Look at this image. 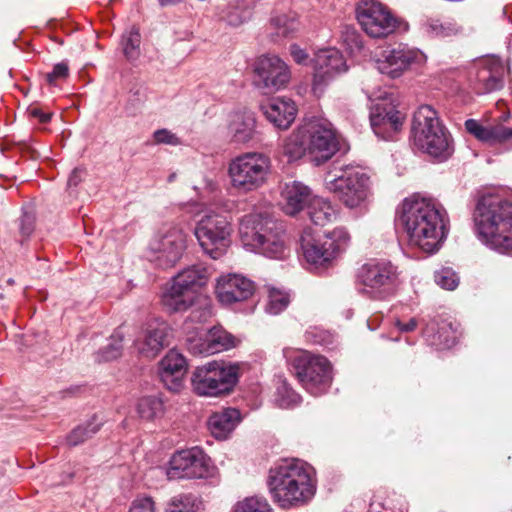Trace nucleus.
Returning a JSON list of instances; mask_svg holds the SVG:
<instances>
[{
  "label": "nucleus",
  "instance_id": "obj_1",
  "mask_svg": "<svg viewBox=\"0 0 512 512\" xmlns=\"http://www.w3.org/2000/svg\"><path fill=\"white\" fill-rule=\"evenodd\" d=\"M398 222L409 245L429 254L442 247L450 229L445 208L435 199L420 196H412L402 202Z\"/></svg>",
  "mask_w": 512,
  "mask_h": 512
},
{
  "label": "nucleus",
  "instance_id": "obj_2",
  "mask_svg": "<svg viewBox=\"0 0 512 512\" xmlns=\"http://www.w3.org/2000/svg\"><path fill=\"white\" fill-rule=\"evenodd\" d=\"M267 484L274 502L279 507H302L316 494V471L303 460L281 459L269 469Z\"/></svg>",
  "mask_w": 512,
  "mask_h": 512
},
{
  "label": "nucleus",
  "instance_id": "obj_3",
  "mask_svg": "<svg viewBox=\"0 0 512 512\" xmlns=\"http://www.w3.org/2000/svg\"><path fill=\"white\" fill-rule=\"evenodd\" d=\"M474 232L486 247L498 253L512 251V203L497 193L482 194L473 213Z\"/></svg>",
  "mask_w": 512,
  "mask_h": 512
},
{
  "label": "nucleus",
  "instance_id": "obj_4",
  "mask_svg": "<svg viewBox=\"0 0 512 512\" xmlns=\"http://www.w3.org/2000/svg\"><path fill=\"white\" fill-rule=\"evenodd\" d=\"M411 136L419 150L441 161L453 153L451 135L429 105L420 106L414 112Z\"/></svg>",
  "mask_w": 512,
  "mask_h": 512
},
{
  "label": "nucleus",
  "instance_id": "obj_5",
  "mask_svg": "<svg viewBox=\"0 0 512 512\" xmlns=\"http://www.w3.org/2000/svg\"><path fill=\"white\" fill-rule=\"evenodd\" d=\"M274 229L276 224L260 214L245 215L239 224V234L245 247L268 258L281 259L285 256L286 247L283 236Z\"/></svg>",
  "mask_w": 512,
  "mask_h": 512
},
{
  "label": "nucleus",
  "instance_id": "obj_6",
  "mask_svg": "<svg viewBox=\"0 0 512 512\" xmlns=\"http://www.w3.org/2000/svg\"><path fill=\"white\" fill-rule=\"evenodd\" d=\"M283 355L292 366L302 386L311 394H322L331 385V364L323 356L308 351L283 349Z\"/></svg>",
  "mask_w": 512,
  "mask_h": 512
},
{
  "label": "nucleus",
  "instance_id": "obj_7",
  "mask_svg": "<svg viewBox=\"0 0 512 512\" xmlns=\"http://www.w3.org/2000/svg\"><path fill=\"white\" fill-rule=\"evenodd\" d=\"M237 364L212 361L197 367L191 377L193 391L199 396L217 397L230 393L237 384Z\"/></svg>",
  "mask_w": 512,
  "mask_h": 512
},
{
  "label": "nucleus",
  "instance_id": "obj_8",
  "mask_svg": "<svg viewBox=\"0 0 512 512\" xmlns=\"http://www.w3.org/2000/svg\"><path fill=\"white\" fill-rule=\"evenodd\" d=\"M270 158L259 152H246L231 160L228 175L231 186L238 192L248 193L260 188L268 178Z\"/></svg>",
  "mask_w": 512,
  "mask_h": 512
},
{
  "label": "nucleus",
  "instance_id": "obj_9",
  "mask_svg": "<svg viewBox=\"0 0 512 512\" xmlns=\"http://www.w3.org/2000/svg\"><path fill=\"white\" fill-rule=\"evenodd\" d=\"M350 235L344 227H336L315 236L310 229L301 235V249L305 260L314 265H324L335 259L348 246Z\"/></svg>",
  "mask_w": 512,
  "mask_h": 512
},
{
  "label": "nucleus",
  "instance_id": "obj_10",
  "mask_svg": "<svg viewBox=\"0 0 512 512\" xmlns=\"http://www.w3.org/2000/svg\"><path fill=\"white\" fill-rule=\"evenodd\" d=\"M398 279L397 268L389 261H370L357 274L359 292L373 300L393 294Z\"/></svg>",
  "mask_w": 512,
  "mask_h": 512
},
{
  "label": "nucleus",
  "instance_id": "obj_11",
  "mask_svg": "<svg viewBox=\"0 0 512 512\" xmlns=\"http://www.w3.org/2000/svg\"><path fill=\"white\" fill-rule=\"evenodd\" d=\"M186 238V232L178 225L162 227L148 244V260L162 269L173 267L186 249Z\"/></svg>",
  "mask_w": 512,
  "mask_h": 512
},
{
  "label": "nucleus",
  "instance_id": "obj_12",
  "mask_svg": "<svg viewBox=\"0 0 512 512\" xmlns=\"http://www.w3.org/2000/svg\"><path fill=\"white\" fill-rule=\"evenodd\" d=\"M370 177L356 167H350L334 179H326V188L350 209L364 208L369 200Z\"/></svg>",
  "mask_w": 512,
  "mask_h": 512
},
{
  "label": "nucleus",
  "instance_id": "obj_13",
  "mask_svg": "<svg viewBox=\"0 0 512 512\" xmlns=\"http://www.w3.org/2000/svg\"><path fill=\"white\" fill-rule=\"evenodd\" d=\"M231 224L225 215L212 210L207 211L197 222L195 236L211 258L218 259L230 243Z\"/></svg>",
  "mask_w": 512,
  "mask_h": 512
},
{
  "label": "nucleus",
  "instance_id": "obj_14",
  "mask_svg": "<svg viewBox=\"0 0 512 512\" xmlns=\"http://www.w3.org/2000/svg\"><path fill=\"white\" fill-rule=\"evenodd\" d=\"M309 155L316 165L331 159L338 151H347L345 141L336 134L332 124L324 119L305 121Z\"/></svg>",
  "mask_w": 512,
  "mask_h": 512
},
{
  "label": "nucleus",
  "instance_id": "obj_15",
  "mask_svg": "<svg viewBox=\"0 0 512 512\" xmlns=\"http://www.w3.org/2000/svg\"><path fill=\"white\" fill-rule=\"evenodd\" d=\"M356 16L362 29L373 38L387 37L401 25V21L377 0H361Z\"/></svg>",
  "mask_w": 512,
  "mask_h": 512
},
{
  "label": "nucleus",
  "instance_id": "obj_16",
  "mask_svg": "<svg viewBox=\"0 0 512 512\" xmlns=\"http://www.w3.org/2000/svg\"><path fill=\"white\" fill-rule=\"evenodd\" d=\"M215 466L211 459L198 447L176 452L170 459L167 476L169 479H207L214 477Z\"/></svg>",
  "mask_w": 512,
  "mask_h": 512
},
{
  "label": "nucleus",
  "instance_id": "obj_17",
  "mask_svg": "<svg viewBox=\"0 0 512 512\" xmlns=\"http://www.w3.org/2000/svg\"><path fill=\"white\" fill-rule=\"evenodd\" d=\"M426 62V55L416 48L398 45L382 51L376 61V68L381 74L391 78L400 77L406 70Z\"/></svg>",
  "mask_w": 512,
  "mask_h": 512
},
{
  "label": "nucleus",
  "instance_id": "obj_18",
  "mask_svg": "<svg viewBox=\"0 0 512 512\" xmlns=\"http://www.w3.org/2000/svg\"><path fill=\"white\" fill-rule=\"evenodd\" d=\"M255 85L264 94L284 88L291 74L287 64L276 55H264L255 65Z\"/></svg>",
  "mask_w": 512,
  "mask_h": 512
},
{
  "label": "nucleus",
  "instance_id": "obj_19",
  "mask_svg": "<svg viewBox=\"0 0 512 512\" xmlns=\"http://www.w3.org/2000/svg\"><path fill=\"white\" fill-rule=\"evenodd\" d=\"M312 61L314 64V91L348 70L346 60L335 48L319 50Z\"/></svg>",
  "mask_w": 512,
  "mask_h": 512
},
{
  "label": "nucleus",
  "instance_id": "obj_20",
  "mask_svg": "<svg viewBox=\"0 0 512 512\" xmlns=\"http://www.w3.org/2000/svg\"><path fill=\"white\" fill-rule=\"evenodd\" d=\"M254 291V283L237 273L221 275L215 286L216 297L224 305L245 301L253 295Z\"/></svg>",
  "mask_w": 512,
  "mask_h": 512
},
{
  "label": "nucleus",
  "instance_id": "obj_21",
  "mask_svg": "<svg viewBox=\"0 0 512 512\" xmlns=\"http://www.w3.org/2000/svg\"><path fill=\"white\" fill-rule=\"evenodd\" d=\"M404 116L391 105L377 104L370 113L371 127L381 139L390 140L402 127Z\"/></svg>",
  "mask_w": 512,
  "mask_h": 512
},
{
  "label": "nucleus",
  "instance_id": "obj_22",
  "mask_svg": "<svg viewBox=\"0 0 512 512\" xmlns=\"http://www.w3.org/2000/svg\"><path fill=\"white\" fill-rule=\"evenodd\" d=\"M188 349L194 355H212L236 345L235 338L225 330L220 328L210 329L204 337H198L188 340Z\"/></svg>",
  "mask_w": 512,
  "mask_h": 512
},
{
  "label": "nucleus",
  "instance_id": "obj_23",
  "mask_svg": "<svg viewBox=\"0 0 512 512\" xmlns=\"http://www.w3.org/2000/svg\"><path fill=\"white\" fill-rule=\"evenodd\" d=\"M170 328L164 322L150 324L135 340L138 352L146 358L156 357L160 351L169 345Z\"/></svg>",
  "mask_w": 512,
  "mask_h": 512
},
{
  "label": "nucleus",
  "instance_id": "obj_24",
  "mask_svg": "<svg viewBox=\"0 0 512 512\" xmlns=\"http://www.w3.org/2000/svg\"><path fill=\"white\" fill-rule=\"evenodd\" d=\"M261 111L266 119L276 128L285 130L295 120L297 108L291 99L275 97L262 103Z\"/></svg>",
  "mask_w": 512,
  "mask_h": 512
},
{
  "label": "nucleus",
  "instance_id": "obj_25",
  "mask_svg": "<svg viewBox=\"0 0 512 512\" xmlns=\"http://www.w3.org/2000/svg\"><path fill=\"white\" fill-rule=\"evenodd\" d=\"M186 370V359L175 349L170 350L160 362V378L171 391L180 390Z\"/></svg>",
  "mask_w": 512,
  "mask_h": 512
},
{
  "label": "nucleus",
  "instance_id": "obj_26",
  "mask_svg": "<svg viewBox=\"0 0 512 512\" xmlns=\"http://www.w3.org/2000/svg\"><path fill=\"white\" fill-rule=\"evenodd\" d=\"M477 66L479 93L486 94L502 88L504 67L499 58L493 56L482 59Z\"/></svg>",
  "mask_w": 512,
  "mask_h": 512
},
{
  "label": "nucleus",
  "instance_id": "obj_27",
  "mask_svg": "<svg viewBox=\"0 0 512 512\" xmlns=\"http://www.w3.org/2000/svg\"><path fill=\"white\" fill-rule=\"evenodd\" d=\"M256 133V118L248 110L236 111L230 115L228 134L231 142L245 144L254 138Z\"/></svg>",
  "mask_w": 512,
  "mask_h": 512
},
{
  "label": "nucleus",
  "instance_id": "obj_28",
  "mask_svg": "<svg viewBox=\"0 0 512 512\" xmlns=\"http://www.w3.org/2000/svg\"><path fill=\"white\" fill-rule=\"evenodd\" d=\"M312 198L306 185L296 181L286 183L282 190L283 210L287 215L293 216L307 207Z\"/></svg>",
  "mask_w": 512,
  "mask_h": 512
},
{
  "label": "nucleus",
  "instance_id": "obj_29",
  "mask_svg": "<svg viewBox=\"0 0 512 512\" xmlns=\"http://www.w3.org/2000/svg\"><path fill=\"white\" fill-rule=\"evenodd\" d=\"M199 295L200 294H193L192 292L184 290L171 280L162 293L161 302L170 312H183L193 306Z\"/></svg>",
  "mask_w": 512,
  "mask_h": 512
},
{
  "label": "nucleus",
  "instance_id": "obj_30",
  "mask_svg": "<svg viewBox=\"0 0 512 512\" xmlns=\"http://www.w3.org/2000/svg\"><path fill=\"white\" fill-rule=\"evenodd\" d=\"M465 128L468 133L485 143H500L512 138V128L503 125L485 126L475 119L466 120Z\"/></svg>",
  "mask_w": 512,
  "mask_h": 512
},
{
  "label": "nucleus",
  "instance_id": "obj_31",
  "mask_svg": "<svg viewBox=\"0 0 512 512\" xmlns=\"http://www.w3.org/2000/svg\"><path fill=\"white\" fill-rule=\"evenodd\" d=\"M240 412L235 408H226L214 412L208 420L212 435L217 439H225L240 422Z\"/></svg>",
  "mask_w": 512,
  "mask_h": 512
},
{
  "label": "nucleus",
  "instance_id": "obj_32",
  "mask_svg": "<svg viewBox=\"0 0 512 512\" xmlns=\"http://www.w3.org/2000/svg\"><path fill=\"white\" fill-rule=\"evenodd\" d=\"M208 278L209 274L204 266L193 265L181 270L172 280L184 290L200 294L199 290L206 285Z\"/></svg>",
  "mask_w": 512,
  "mask_h": 512
},
{
  "label": "nucleus",
  "instance_id": "obj_33",
  "mask_svg": "<svg viewBox=\"0 0 512 512\" xmlns=\"http://www.w3.org/2000/svg\"><path fill=\"white\" fill-rule=\"evenodd\" d=\"M205 510L203 498L193 492H182L172 496L164 508V512H205Z\"/></svg>",
  "mask_w": 512,
  "mask_h": 512
},
{
  "label": "nucleus",
  "instance_id": "obj_34",
  "mask_svg": "<svg viewBox=\"0 0 512 512\" xmlns=\"http://www.w3.org/2000/svg\"><path fill=\"white\" fill-rule=\"evenodd\" d=\"M283 153L290 161L298 160L306 153L309 154L305 122L284 140Z\"/></svg>",
  "mask_w": 512,
  "mask_h": 512
},
{
  "label": "nucleus",
  "instance_id": "obj_35",
  "mask_svg": "<svg viewBox=\"0 0 512 512\" xmlns=\"http://www.w3.org/2000/svg\"><path fill=\"white\" fill-rule=\"evenodd\" d=\"M307 214L310 220L319 226H325L337 217L336 209L331 202L318 196H313L310 199L307 206Z\"/></svg>",
  "mask_w": 512,
  "mask_h": 512
},
{
  "label": "nucleus",
  "instance_id": "obj_36",
  "mask_svg": "<svg viewBox=\"0 0 512 512\" xmlns=\"http://www.w3.org/2000/svg\"><path fill=\"white\" fill-rule=\"evenodd\" d=\"M421 29L424 34L432 38H445L457 35L462 32V27L452 19H427Z\"/></svg>",
  "mask_w": 512,
  "mask_h": 512
},
{
  "label": "nucleus",
  "instance_id": "obj_37",
  "mask_svg": "<svg viewBox=\"0 0 512 512\" xmlns=\"http://www.w3.org/2000/svg\"><path fill=\"white\" fill-rule=\"evenodd\" d=\"M255 3V0H235L227 7L223 18L229 25L239 26L252 17Z\"/></svg>",
  "mask_w": 512,
  "mask_h": 512
},
{
  "label": "nucleus",
  "instance_id": "obj_38",
  "mask_svg": "<svg viewBox=\"0 0 512 512\" xmlns=\"http://www.w3.org/2000/svg\"><path fill=\"white\" fill-rule=\"evenodd\" d=\"M299 29V22L294 15H278L270 21V35L277 42L282 38L293 36Z\"/></svg>",
  "mask_w": 512,
  "mask_h": 512
},
{
  "label": "nucleus",
  "instance_id": "obj_39",
  "mask_svg": "<svg viewBox=\"0 0 512 512\" xmlns=\"http://www.w3.org/2000/svg\"><path fill=\"white\" fill-rule=\"evenodd\" d=\"M141 34L139 28L131 26L121 37V46L125 58L135 62L141 55Z\"/></svg>",
  "mask_w": 512,
  "mask_h": 512
},
{
  "label": "nucleus",
  "instance_id": "obj_40",
  "mask_svg": "<svg viewBox=\"0 0 512 512\" xmlns=\"http://www.w3.org/2000/svg\"><path fill=\"white\" fill-rule=\"evenodd\" d=\"M102 424L103 421L99 419L97 415H94L85 425H79L67 435L66 440L68 445L76 446L83 443L96 434Z\"/></svg>",
  "mask_w": 512,
  "mask_h": 512
},
{
  "label": "nucleus",
  "instance_id": "obj_41",
  "mask_svg": "<svg viewBox=\"0 0 512 512\" xmlns=\"http://www.w3.org/2000/svg\"><path fill=\"white\" fill-rule=\"evenodd\" d=\"M290 303V294L282 289L270 287L268 289V302L266 311L271 315H278L284 311Z\"/></svg>",
  "mask_w": 512,
  "mask_h": 512
},
{
  "label": "nucleus",
  "instance_id": "obj_42",
  "mask_svg": "<svg viewBox=\"0 0 512 512\" xmlns=\"http://www.w3.org/2000/svg\"><path fill=\"white\" fill-rule=\"evenodd\" d=\"M124 333L116 329L110 337L109 343L97 354L98 361H111L117 359L122 352Z\"/></svg>",
  "mask_w": 512,
  "mask_h": 512
},
{
  "label": "nucleus",
  "instance_id": "obj_43",
  "mask_svg": "<svg viewBox=\"0 0 512 512\" xmlns=\"http://www.w3.org/2000/svg\"><path fill=\"white\" fill-rule=\"evenodd\" d=\"M233 512H273V509L264 497L251 496L238 501Z\"/></svg>",
  "mask_w": 512,
  "mask_h": 512
},
{
  "label": "nucleus",
  "instance_id": "obj_44",
  "mask_svg": "<svg viewBox=\"0 0 512 512\" xmlns=\"http://www.w3.org/2000/svg\"><path fill=\"white\" fill-rule=\"evenodd\" d=\"M190 308L191 312L189 319L192 322L203 323L208 321V319L212 316L211 300L203 294H200L197 297V300H195L193 306Z\"/></svg>",
  "mask_w": 512,
  "mask_h": 512
},
{
  "label": "nucleus",
  "instance_id": "obj_45",
  "mask_svg": "<svg viewBox=\"0 0 512 512\" xmlns=\"http://www.w3.org/2000/svg\"><path fill=\"white\" fill-rule=\"evenodd\" d=\"M138 415L145 420H151L161 414L163 403L156 397H143L136 406Z\"/></svg>",
  "mask_w": 512,
  "mask_h": 512
},
{
  "label": "nucleus",
  "instance_id": "obj_46",
  "mask_svg": "<svg viewBox=\"0 0 512 512\" xmlns=\"http://www.w3.org/2000/svg\"><path fill=\"white\" fill-rule=\"evenodd\" d=\"M341 39L347 51L352 55L360 53L363 49L362 37L353 27H343L341 31Z\"/></svg>",
  "mask_w": 512,
  "mask_h": 512
},
{
  "label": "nucleus",
  "instance_id": "obj_47",
  "mask_svg": "<svg viewBox=\"0 0 512 512\" xmlns=\"http://www.w3.org/2000/svg\"><path fill=\"white\" fill-rule=\"evenodd\" d=\"M275 400L280 407L288 408L297 405L301 401V396L283 381L277 387Z\"/></svg>",
  "mask_w": 512,
  "mask_h": 512
},
{
  "label": "nucleus",
  "instance_id": "obj_48",
  "mask_svg": "<svg viewBox=\"0 0 512 512\" xmlns=\"http://www.w3.org/2000/svg\"><path fill=\"white\" fill-rule=\"evenodd\" d=\"M434 280L438 286L446 290H454L459 285V277L451 268L436 271Z\"/></svg>",
  "mask_w": 512,
  "mask_h": 512
},
{
  "label": "nucleus",
  "instance_id": "obj_49",
  "mask_svg": "<svg viewBox=\"0 0 512 512\" xmlns=\"http://www.w3.org/2000/svg\"><path fill=\"white\" fill-rule=\"evenodd\" d=\"M434 327L430 325H426V327L423 330V334L431 339V343L433 345L442 347V348H450L455 344V336L453 337H443L441 332H438L437 334H433Z\"/></svg>",
  "mask_w": 512,
  "mask_h": 512
},
{
  "label": "nucleus",
  "instance_id": "obj_50",
  "mask_svg": "<svg viewBox=\"0 0 512 512\" xmlns=\"http://www.w3.org/2000/svg\"><path fill=\"white\" fill-rule=\"evenodd\" d=\"M128 512H156V503L150 496L137 497L131 502Z\"/></svg>",
  "mask_w": 512,
  "mask_h": 512
},
{
  "label": "nucleus",
  "instance_id": "obj_51",
  "mask_svg": "<svg viewBox=\"0 0 512 512\" xmlns=\"http://www.w3.org/2000/svg\"><path fill=\"white\" fill-rule=\"evenodd\" d=\"M69 67L66 62H60L54 65L51 72L46 74V81L50 85H54L57 80L65 79L68 77Z\"/></svg>",
  "mask_w": 512,
  "mask_h": 512
},
{
  "label": "nucleus",
  "instance_id": "obj_52",
  "mask_svg": "<svg viewBox=\"0 0 512 512\" xmlns=\"http://www.w3.org/2000/svg\"><path fill=\"white\" fill-rule=\"evenodd\" d=\"M154 141L158 144H168L176 146L180 144L179 138L167 129H158L153 133Z\"/></svg>",
  "mask_w": 512,
  "mask_h": 512
},
{
  "label": "nucleus",
  "instance_id": "obj_53",
  "mask_svg": "<svg viewBox=\"0 0 512 512\" xmlns=\"http://www.w3.org/2000/svg\"><path fill=\"white\" fill-rule=\"evenodd\" d=\"M289 51H290V54H291L293 60L297 64L307 65L309 63V61H310L309 55L307 54V52L304 49H302L297 44L290 45Z\"/></svg>",
  "mask_w": 512,
  "mask_h": 512
},
{
  "label": "nucleus",
  "instance_id": "obj_54",
  "mask_svg": "<svg viewBox=\"0 0 512 512\" xmlns=\"http://www.w3.org/2000/svg\"><path fill=\"white\" fill-rule=\"evenodd\" d=\"M34 216L32 214L24 213L20 219L19 229L20 233L29 237L34 230Z\"/></svg>",
  "mask_w": 512,
  "mask_h": 512
},
{
  "label": "nucleus",
  "instance_id": "obj_55",
  "mask_svg": "<svg viewBox=\"0 0 512 512\" xmlns=\"http://www.w3.org/2000/svg\"><path fill=\"white\" fill-rule=\"evenodd\" d=\"M27 114L30 117L37 119L40 123H47L51 119V113L44 112L41 108L37 106H30L27 109Z\"/></svg>",
  "mask_w": 512,
  "mask_h": 512
},
{
  "label": "nucleus",
  "instance_id": "obj_56",
  "mask_svg": "<svg viewBox=\"0 0 512 512\" xmlns=\"http://www.w3.org/2000/svg\"><path fill=\"white\" fill-rule=\"evenodd\" d=\"M82 175H83V170L81 169H78V168H75L69 178H68V186L69 187H76L81 181H82Z\"/></svg>",
  "mask_w": 512,
  "mask_h": 512
},
{
  "label": "nucleus",
  "instance_id": "obj_57",
  "mask_svg": "<svg viewBox=\"0 0 512 512\" xmlns=\"http://www.w3.org/2000/svg\"><path fill=\"white\" fill-rule=\"evenodd\" d=\"M397 326L402 332H410L413 331L417 327L416 319L412 318L407 323H402L400 321L397 322Z\"/></svg>",
  "mask_w": 512,
  "mask_h": 512
},
{
  "label": "nucleus",
  "instance_id": "obj_58",
  "mask_svg": "<svg viewBox=\"0 0 512 512\" xmlns=\"http://www.w3.org/2000/svg\"><path fill=\"white\" fill-rule=\"evenodd\" d=\"M160 2L161 5H170V4H174L176 2H179L180 0H158Z\"/></svg>",
  "mask_w": 512,
  "mask_h": 512
},
{
  "label": "nucleus",
  "instance_id": "obj_59",
  "mask_svg": "<svg viewBox=\"0 0 512 512\" xmlns=\"http://www.w3.org/2000/svg\"><path fill=\"white\" fill-rule=\"evenodd\" d=\"M446 327H449L450 329H452V325H451V324H444V325L441 327V330L446 329Z\"/></svg>",
  "mask_w": 512,
  "mask_h": 512
},
{
  "label": "nucleus",
  "instance_id": "obj_60",
  "mask_svg": "<svg viewBox=\"0 0 512 512\" xmlns=\"http://www.w3.org/2000/svg\"><path fill=\"white\" fill-rule=\"evenodd\" d=\"M8 283H9V284H12V283H13V280H12V279H9V280H8Z\"/></svg>",
  "mask_w": 512,
  "mask_h": 512
}]
</instances>
